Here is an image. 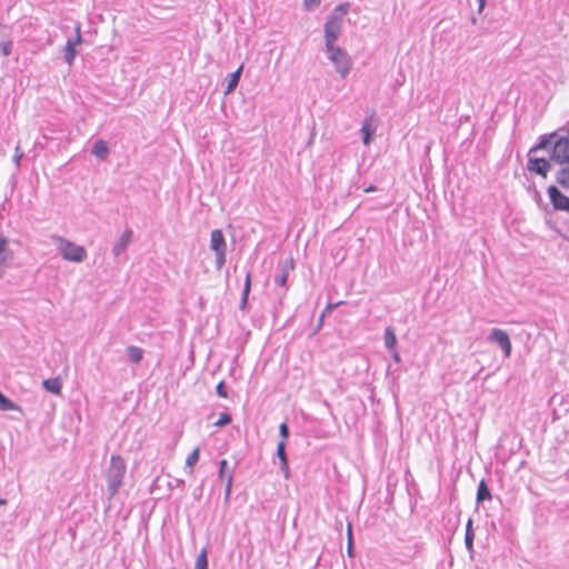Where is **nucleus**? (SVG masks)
I'll use <instances>...</instances> for the list:
<instances>
[{"label": "nucleus", "mask_w": 569, "mask_h": 569, "mask_svg": "<svg viewBox=\"0 0 569 569\" xmlns=\"http://www.w3.org/2000/svg\"><path fill=\"white\" fill-rule=\"evenodd\" d=\"M540 150L548 151L552 162L565 164L569 162V137H561L558 132L542 134L539 142L530 148V153Z\"/></svg>", "instance_id": "obj_1"}, {"label": "nucleus", "mask_w": 569, "mask_h": 569, "mask_svg": "<svg viewBox=\"0 0 569 569\" xmlns=\"http://www.w3.org/2000/svg\"><path fill=\"white\" fill-rule=\"evenodd\" d=\"M349 9L348 3L338 4L332 12L327 17L323 31H325V47L331 49L337 41L342 27L343 16L347 14Z\"/></svg>", "instance_id": "obj_2"}, {"label": "nucleus", "mask_w": 569, "mask_h": 569, "mask_svg": "<svg viewBox=\"0 0 569 569\" xmlns=\"http://www.w3.org/2000/svg\"><path fill=\"white\" fill-rule=\"evenodd\" d=\"M127 471L124 459L119 455H112L110 466L107 470V489L110 498L116 496L122 486V481Z\"/></svg>", "instance_id": "obj_3"}, {"label": "nucleus", "mask_w": 569, "mask_h": 569, "mask_svg": "<svg viewBox=\"0 0 569 569\" xmlns=\"http://www.w3.org/2000/svg\"><path fill=\"white\" fill-rule=\"evenodd\" d=\"M52 240L64 260L72 262H82L86 260L87 250L82 246H78L60 236H53Z\"/></svg>", "instance_id": "obj_4"}, {"label": "nucleus", "mask_w": 569, "mask_h": 569, "mask_svg": "<svg viewBox=\"0 0 569 569\" xmlns=\"http://www.w3.org/2000/svg\"><path fill=\"white\" fill-rule=\"evenodd\" d=\"M326 51L329 60L335 64L336 71L341 78H346L352 68V60L348 52L340 47L326 49Z\"/></svg>", "instance_id": "obj_5"}, {"label": "nucleus", "mask_w": 569, "mask_h": 569, "mask_svg": "<svg viewBox=\"0 0 569 569\" xmlns=\"http://www.w3.org/2000/svg\"><path fill=\"white\" fill-rule=\"evenodd\" d=\"M74 33L76 34L73 38H69L67 40V43L63 49V58H64V61L69 66L73 64V61L78 53L76 48H77V46H79L82 42L81 24L80 23L76 24Z\"/></svg>", "instance_id": "obj_6"}, {"label": "nucleus", "mask_w": 569, "mask_h": 569, "mask_svg": "<svg viewBox=\"0 0 569 569\" xmlns=\"http://www.w3.org/2000/svg\"><path fill=\"white\" fill-rule=\"evenodd\" d=\"M532 153H528L527 169L530 172L547 178L548 172L551 169L552 160L546 158L531 157Z\"/></svg>", "instance_id": "obj_7"}, {"label": "nucleus", "mask_w": 569, "mask_h": 569, "mask_svg": "<svg viewBox=\"0 0 569 569\" xmlns=\"http://www.w3.org/2000/svg\"><path fill=\"white\" fill-rule=\"evenodd\" d=\"M547 193L556 211H565L569 213V197L563 194L556 186H549Z\"/></svg>", "instance_id": "obj_8"}, {"label": "nucleus", "mask_w": 569, "mask_h": 569, "mask_svg": "<svg viewBox=\"0 0 569 569\" xmlns=\"http://www.w3.org/2000/svg\"><path fill=\"white\" fill-rule=\"evenodd\" d=\"M488 341L497 343L502 349L505 356L510 357L511 341L506 331L493 328L488 336Z\"/></svg>", "instance_id": "obj_9"}, {"label": "nucleus", "mask_w": 569, "mask_h": 569, "mask_svg": "<svg viewBox=\"0 0 569 569\" xmlns=\"http://www.w3.org/2000/svg\"><path fill=\"white\" fill-rule=\"evenodd\" d=\"M12 256V251L9 248V240L0 236V278H2L4 269L9 267Z\"/></svg>", "instance_id": "obj_10"}, {"label": "nucleus", "mask_w": 569, "mask_h": 569, "mask_svg": "<svg viewBox=\"0 0 569 569\" xmlns=\"http://www.w3.org/2000/svg\"><path fill=\"white\" fill-rule=\"evenodd\" d=\"M133 231L131 229H126L119 239L116 241L112 248V253L114 257H120L128 249L129 244L132 241Z\"/></svg>", "instance_id": "obj_11"}, {"label": "nucleus", "mask_w": 569, "mask_h": 569, "mask_svg": "<svg viewBox=\"0 0 569 569\" xmlns=\"http://www.w3.org/2000/svg\"><path fill=\"white\" fill-rule=\"evenodd\" d=\"M210 249L214 252L227 251L224 236L220 229H214L210 234Z\"/></svg>", "instance_id": "obj_12"}, {"label": "nucleus", "mask_w": 569, "mask_h": 569, "mask_svg": "<svg viewBox=\"0 0 569 569\" xmlns=\"http://www.w3.org/2000/svg\"><path fill=\"white\" fill-rule=\"evenodd\" d=\"M295 268V263L292 259L286 260L283 264L280 267L279 272L274 276V283L283 287L287 283L289 272Z\"/></svg>", "instance_id": "obj_13"}, {"label": "nucleus", "mask_w": 569, "mask_h": 569, "mask_svg": "<svg viewBox=\"0 0 569 569\" xmlns=\"http://www.w3.org/2000/svg\"><path fill=\"white\" fill-rule=\"evenodd\" d=\"M373 116L366 117L362 121L360 132L362 134V141L366 146L371 142L372 136L376 132V128L372 126Z\"/></svg>", "instance_id": "obj_14"}, {"label": "nucleus", "mask_w": 569, "mask_h": 569, "mask_svg": "<svg viewBox=\"0 0 569 569\" xmlns=\"http://www.w3.org/2000/svg\"><path fill=\"white\" fill-rule=\"evenodd\" d=\"M277 456L280 460V468L284 476H289V462L286 453V442L281 440L277 446Z\"/></svg>", "instance_id": "obj_15"}, {"label": "nucleus", "mask_w": 569, "mask_h": 569, "mask_svg": "<svg viewBox=\"0 0 569 569\" xmlns=\"http://www.w3.org/2000/svg\"><path fill=\"white\" fill-rule=\"evenodd\" d=\"M561 168L556 173V181L565 189H569V162L560 164Z\"/></svg>", "instance_id": "obj_16"}, {"label": "nucleus", "mask_w": 569, "mask_h": 569, "mask_svg": "<svg viewBox=\"0 0 569 569\" xmlns=\"http://www.w3.org/2000/svg\"><path fill=\"white\" fill-rule=\"evenodd\" d=\"M91 153L99 158L100 160H106L109 154V148L107 146V142L104 140H98L96 141Z\"/></svg>", "instance_id": "obj_17"}, {"label": "nucleus", "mask_w": 569, "mask_h": 569, "mask_svg": "<svg viewBox=\"0 0 569 569\" xmlns=\"http://www.w3.org/2000/svg\"><path fill=\"white\" fill-rule=\"evenodd\" d=\"M42 386L47 391H49L53 395L61 393L62 383L59 378L46 379V380H43Z\"/></svg>", "instance_id": "obj_18"}, {"label": "nucleus", "mask_w": 569, "mask_h": 569, "mask_svg": "<svg viewBox=\"0 0 569 569\" xmlns=\"http://www.w3.org/2000/svg\"><path fill=\"white\" fill-rule=\"evenodd\" d=\"M491 498H492V496H491V491H490V489L488 488L486 480H483V479H482V480L478 483V489H477V503H481V502H483L485 500H490Z\"/></svg>", "instance_id": "obj_19"}, {"label": "nucleus", "mask_w": 569, "mask_h": 569, "mask_svg": "<svg viewBox=\"0 0 569 569\" xmlns=\"http://www.w3.org/2000/svg\"><path fill=\"white\" fill-rule=\"evenodd\" d=\"M127 357L130 362L139 363L143 358V350L140 347L129 346L126 349Z\"/></svg>", "instance_id": "obj_20"}, {"label": "nucleus", "mask_w": 569, "mask_h": 569, "mask_svg": "<svg viewBox=\"0 0 569 569\" xmlns=\"http://www.w3.org/2000/svg\"><path fill=\"white\" fill-rule=\"evenodd\" d=\"M250 290H251V272L248 271L247 274H246L242 297H241V301H240V309L241 310H244L247 308L248 297H249Z\"/></svg>", "instance_id": "obj_21"}, {"label": "nucleus", "mask_w": 569, "mask_h": 569, "mask_svg": "<svg viewBox=\"0 0 569 569\" xmlns=\"http://www.w3.org/2000/svg\"><path fill=\"white\" fill-rule=\"evenodd\" d=\"M383 339H385V346L388 350H393L397 348V343H398L397 337L391 327H387L385 329Z\"/></svg>", "instance_id": "obj_22"}, {"label": "nucleus", "mask_w": 569, "mask_h": 569, "mask_svg": "<svg viewBox=\"0 0 569 569\" xmlns=\"http://www.w3.org/2000/svg\"><path fill=\"white\" fill-rule=\"evenodd\" d=\"M241 71H242V66H240L234 72L229 74L228 84H227V88L224 91L226 93H230L231 91H233L237 88L239 80H240Z\"/></svg>", "instance_id": "obj_23"}, {"label": "nucleus", "mask_w": 569, "mask_h": 569, "mask_svg": "<svg viewBox=\"0 0 569 569\" xmlns=\"http://www.w3.org/2000/svg\"><path fill=\"white\" fill-rule=\"evenodd\" d=\"M0 410H2V411L20 410V407L17 403H14L12 400L7 398L0 391Z\"/></svg>", "instance_id": "obj_24"}, {"label": "nucleus", "mask_w": 569, "mask_h": 569, "mask_svg": "<svg viewBox=\"0 0 569 569\" xmlns=\"http://www.w3.org/2000/svg\"><path fill=\"white\" fill-rule=\"evenodd\" d=\"M194 569H208V549L203 548L198 555Z\"/></svg>", "instance_id": "obj_25"}, {"label": "nucleus", "mask_w": 569, "mask_h": 569, "mask_svg": "<svg viewBox=\"0 0 569 569\" xmlns=\"http://www.w3.org/2000/svg\"><path fill=\"white\" fill-rule=\"evenodd\" d=\"M473 539H475V533L472 530V521H471V519H469L467 522V526H466V536H465V543H466V547L468 550L472 549Z\"/></svg>", "instance_id": "obj_26"}, {"label": "nucleus", "mask_w": 569, "mask_h": 569, "mask_svg": "<svg viewBox=\"0 0 569 569\" xmlns=\"http://www.w3.org/2000/svg\"><path fill=\"white\" fill-rule=\"evenodd\" d=\"M232 481H233L232 472H229L227 476L226 489H224V501L226 502H228L230 500L231 490H232Z\"/></svg>", "instance_id": "obj_27"}, {"label": "nucleus", "mask_w": 569, "mask_h": 569, "mask_svg": "<svg viewBox=\"0 0 569 569\" xmlns=\"http://www.w3.org/2000/svg\"><path fill=\"white\" fill-rule=\"evenodd\" d=\"M198 461H199V448H196L187 457L186 466L192 468Z\"/></svg>", "instance_id": "obj_28"}, {"label": "nucleus", "mask_w": 569, "mask_h": 569, "mask_svg": "<svg viewBox=\"0 0 569 569\" xmlns=\"http://www.w3.org/2000/svg\"><path fill=\"white\" fill-rule=\"evenodd\" d=\"M230 471L228 470V461L226 459H222L219 462V478L221 480L227 481V476Z\"/></svg>", "instance_id": "obj_29"}, {"label": "nucleus", "mask_w": 569, "mask_h": 569, "mask_svg": "<svg viewBox=\"0 0 569 569\" xmlns=\"http://www.w3.org/2000/svg\"><path fill=\"white\" fill-rule=\"evenodd\" d=\"M231 416L227 412H221L219 419L214 422L216 427H223L231 422Z\"/></svg>", "instance_id": "obj_30"}, {"label": "nucleus", "mask_w": 569, "mask_h": 569, "mask_svg": "<svg viewBox=\"0 0 569 569\" xmlns=\"http://www.w3.org/2000/svg\"><path fill=\"white\" fill-rule=\"evenodd\" d=\"M214 254H216V268H217V270H221L226 263L227 251L214 252Z\"/></svg>", "instance_id": "obj_31"}, {"label": "nucleus", "mask_w": 569, "mask_h": 569, "mask_svg": "<svg viewBox=\"0 0 569 569\" xmlns=\"http://www.w3.org/2000/svg\"><path fill=\"white\" fill-rule=\"evenodd\" d=\"M321 3V0H303V8L306 11L316 10Z\"/></svg>", "instance_id": "obj_32"}, {"label": "nucleus", "mask_w": 569, "mask_h": 569, "mask_svg": "<svg viewBox=\"0 0 569 569\" xmlns=\"http://www.w3.org/2000/svg\"><path fill=\"white\" fill-rule=\"evenodd\" d=\"M0 48H1L2 54L4 57H8L11 54V51H12V42L11 41H2V42H0Z\"/></svg>", "instance_id": "obj_33"}, {"label": "nucleus", "mask_w": 569, "mask_h": 569, "mask_svg": "<svg viewBox=\"0 0 569 569\" xmlns=\"http://www.w3.org/2000/svg\"><path fill=\"white\" fill-rule=\"evenodd\" d=\"M216 392L219 397L221 398H227L228 397V392H227V388H226V385L223 381H220L217 387H216Z\"/></svg>", "instance_id": "obj_34"}, {"label": "nucleus", "mask_w": 569, "mask_h": 569, "mask_svg": "<svg viewBox=\"0 0 569 569\" xmlns=\"http://www.w3.org/2000/svg\"><path fill=\"white\" fill-rule=\"evenodd\" d=\"M279 433H280V437L282 438L281 440H283L286 442V439L289 437V427L286 422H282L280 425Z\"/></svg>", "instance_id": "obj_35"}, {"label": "nucleus", "mask_w": 569, "mask_h": 569, "mask_svg": "<svg viewBox=\"0 0 569 569\" xmlns=\"http://www.w3.org/2000/svg\"><path fill=\"white\" fill-rule=\"evenodd\" d=\"M22 157H23V152L20 150V147L17 146L16 150H14V156H13V160H14L17 166L20 164V160H21Z\"/></svg>", "instance_id": "obj_36"}, {"label": "nucleus", "mask_w": 569, "mask_h": 569, "mask_svg": "<svg viewBox=\"0 0 569 569\" xmlns=\"http://www.w3.org/2000/svg\"><path fill=\"white\" fill-rule=\"evenodd\" d=\"M342 302L339 301L337 303H328L325 308V310L322 312H325V315H328L335 308H337L338 306H340Z\"/></svg>", "instance_id": "obj_37"}, {"label": "nucleus", "mask_w": 569, "mask_h": 569, "mask_svg": "<svg viewBox=\"0 0 569 569\" xmlns=\"http://www.w3.org/2000/svg\"><path fill=\"white\" fill-rule=\"evenodd\" d=\"M389 351L391 353V357H392L393 361L397 362V363H400L401 362V357H400L397 348L393 349V350H389Z\"/></svg>", "instance_id": "obj_38"}, {"label": "nucleus", "mask_w": 569, "mask_h": 569, "mask_svg": "<svg viewBox=\"0 0 569 569\" xmlns=\"http://www.w3.org/2000/svg\"><path fill=\"white\" fill-rule=\"evenodd\" d=\"M348 535H349L348 553L351 555V525L348 526Z\"/></svg>", "instance_id": "obj_39"}, {"label": "nucleus", "mask_w": 569, "mask_h": 569, "mask_svg": "<svg viewBox=\"0 0 569 569\" xmlns=\"http://www.w3.org/2000/svg\"><path fill=\"white\" fill-rule=\"evenodd\" d=\"M560 131L565 133L560 134L561 137H569V122L567 123L566 127L561 128Z\"/></svg>", "instance_id": "obj_40"}, {"label": "nucleus", "mask_w": 569, "mask_h": 569, "mask_svg": "<svg viewBox=\"0 0 569 569\" xmlns=\"http://www.w3.org/2000/svg\"><path fill=\"white\" fill-rule=\"evenodd\" d=\"M478 2H479L478 12L481 13L485 9L486 0H478Z\"/></svg>", "instance_id": "obj_41"}, {"label": "nucleus", "mask_w": 569, "mask_h": 569, "mask_svg": "<svg viewBox=\"0 0 569 569\" xmlns=\"http://www.w3.org/2000/svg\"><path fill=\"white\" fill-rule=\"evenodd\" d=\"M325 317H326V315H325V312H322L320 318H319L320 326L322 325Z\"/></svg>", "instance_id": "obj_42"}, {"label": "nucleus", "mask_w": 569, "mask_h": 569, "mask_svg": "<svg viewBox=\"0 0 569 569\" xmlns=\"http://www.w3.org/2000/svg\"><path fill=\"white\" fill-rule=\"evenodd\" d=\"M373 190H376L375 187H369L368 189H366V191H373Z\"/></svg>", "instance_id": "obj_43"}, {"label": "nucleus", "mask_w": 569, "mask_h": 569, "mask_svg": "<svg viewBox=\"0 0 569 569\" xmlns=\"http://www.w3.org/2000/svg\"><path fill=\"white\" fill-rule=\"evenodd\" d=\"M471 22L475 24V23L477 22V19L473 17V18L471 19Z\"/></svg>", "instance_id": "obj_44"}]
</instances>
